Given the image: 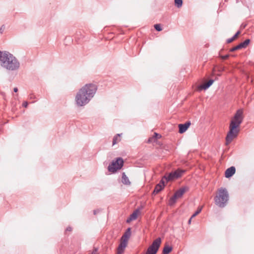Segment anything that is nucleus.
Returning <instances> with one entry per match:
<instances>
[{
    "instance_id": "1",
    "label": "nucleus",
    "mask_w": 254,
    "mask_h": 254,
    "mask_svg": "<svg viewBox=\"0 0 254 254\" xmlns=\"http://www.w3.org/2000/svg\"><path fill=\"white\" fill-rule=\"evenodd\" d=\"M97 89L96 85L92 83L87 84L81 88L75 97L77 105L84 106L94 96Z\"/></svg>"
},
{
    "instance_id": "2",
    "label": "nucleus",
    "mask_w": 254,
    "mask_h": 254,
    "mask_svg": "<svg viewBox=\"0 0 254 254\" xmlns=\"http://www.w3.org/2000/svg\"><path fill=\"white\" fill-rule=\"evenodd\" d=\"M243 111L242 109H239L237 111L234 116L231 120L229 126V131L226 137V144H229L233 139L236 138L240 131L239 127L243 122Z\"/></svg>"
},
{
    "instance_id": "3",
    "label": "nucleus",
    "mask_w": 254,
    "mask_h": 254,
    "mask_svg": "<svg viewBox=\"0 0 254 254\" xmlns=\"http://www.w3.org/2000/svg\"><path fill=\"white\" fill-rule=\"evenodd\" d=\"M0 65L6 70L15 71L19 68L20 63L9 52L0 51Z\"/></svg>"
},
{
    "instance_id": "4",
    "label": "nucleus",
    "mask_w": 254,
    "mask_h": 254,
    "mask_svg": "<svg viewBox=\"0 0 254 254\" xmlns=\"http://www.w3.org/2000/svg\"><path fill=\"white\" fill-rule=\"evenodd\" d=\"M215 204L220 207H224L229 200V193L225 188H221L218 190V194L214 198Z\"/></svg>"
},
{
    "instance_id": "5",
    "label": "nucleus",
    "mask_w": 254,
    "mask_h": 254,
    "mask_svg": "<svg viewBox=\"0 0 254 254\" xmlns=\"http://www.w3.org/2000/svg\"><path fill=\"white\" fill-rule=\"evenodd\" d=\"M124 165V161L122 158H118L115 161H113L108 167V171L112 173L116 172L121 169Z\"/></svg>"
},
{
    "instance_id": "6",
    "label": "nucleus",
    "mask_w": 254,
    "mask_h": 254,
    "mask_svg": "<svg viewBox=\"0 0 254 254\" xmlns=\"http://www.w3.org/2000/svg\"><path fill=\"white\" fill-rule=\"evenodd\" d=\"M185 172L186 171L185 170L178 169L174 172L170 173L167 175H166L164 176L163 178L166 182L172 181L180 178Z\"/></svg>"
},
{
    "instance_id": "7",
    "label": "nucleus",
    "mask_w": 254,
    "mask_h": 254,
    "mask_svg": "<svg viewBox=\"0 0 254 254\" xmlns=\"http://www.w3.org/2000/svg\"><path fill=\"white\" fill-rule=\"evenodd\" d=\"M161 239L158 238L155 239L148 247L145 254H156L160 246Z\"/></svg>"
},
{
    "instance_id": "8",
    "label": "nucleus",
    "mask_w": 254,
    "mask_h": 254,
    "mask_svg": "<svg viewBox=\"0 0 254 254\" xmlns=\"http://www.w3.org/2000/svg\"><path fill=\"white\" fill-rule=\"evenodd\" d=\"M250 40L249 39H246L243 42L241 43L239 45L233 47L232 48L230 49V52H233L235 51L243 49L246 48L247 46L250 44Z\"/></svg>"
},
{
    "instance_id": "9",
    "label": "nucleus",
    "mask_w": 254,
    "mask_h": 254,
    "mask_svg": "<svg viewBox=\"0 0 254 254\" xmlns=\"http://www.w3.org/2000/svg\"><path fill=\"white\" fill-rule=\"evenodd\" d=\"M165 187V180L162 178L159 183L156 185L153 191V194L155 195L160 192Z\"/></svg>"
},
{
    "instance_id": "10",
    "label": "nucleus",
    "mask_w": 254,
    "mask_h": 254,
    "mask_svg": "<svg viewBox=\"0 0 254 254\" xmlns=\"http://www.w3.org/2000/svg\"><path fill=\"white\" fill-rule=\"evenodd\" d=\"M214 80H208L206 83H203L197 87V90L201 91L203 90H206L208 89L214 82Z\"/></svg>"
},
{
    "instance_id": "11",
    "label": "nucleus",
    "mask_w": 254,
    "mask_h": 254,
    "mask_svg": "<svg viewBox=\"0 0 254 254\" xmlns=\"http://www.w3.org/2000/svg\"><path fill=\"white\" fill-rule=\"evenodd\" d=\"M189 190L187 187H184L177 190L174 193V197L177 198H181L184 193Z\"/></svg>"
},
{
    "instance_id": "12",
    "label": "nucleus",
    "mask_w": 254,
    "mask_h": 254,
    "mask_svg": "<svg viewBox=\"0 0 254 254\" xmlns=\"http://www.w3.org/2000/svg\"><path fill=\"white\" fill-rule=\"evenodd\" d=\"M191 123L190 121L187 122L185 124H179V132L180 133H183L185 132L189 127L190 126Z\"/></svg>"
},
{
    "instance_id": "13",
    "label": "nucleus",
    "mask_w": 254,
    "mask_h": 254,
    "mask_svg": "<svg viewBox=\"0 0 254 254\" xmlns=\"http://www.w3.org/2000/svg\"><path fill=\"white\" fill-rule=\"evenodd\" d=\"M127 245V240H124L122 241L118 246L117 254H122L124 253Z\"/></svg>"
},
{
    "instance_id": "14",
    "label": "nucleus",
    "mask_w": 254,
    "mask_h": 254,
    "mask_svg": "<svg viewBox=\"0 0 254 254\" xmlns=\"http://www.w3.org/2000/svg\"><path fill=\"white\" fill-rule=\"evenodd\" d=\"M236 169L234 166H232L229 168H228L225 173V176L227 178H229L232 177L235 173Z\"/></svg>"
},
{
    "instance_id": "15",
    "label": "nucleus",
    "mask_w": 254,
    "mask_h": 254,
    "mask_svg": "<svg viewBox=\"0 0 254 254\" xmlns=\"http://www.w3.org/2000/svg\"><path fill=\"white\" fill-rule=\"evenodd\" d=\"M138 210H136L130 215V217L127 219V222H129L130 221L135 220L137 218Z\"/></svg>"
},
{
    "instance_id": "16",
    "label": "nucleus",
    "mask_w": 254,
    "mask_h": 254,
    "mask_svg": "<svg viewBox=\"0 0 254 254\" xmlns=\"http://www.w3.org/2000/svg\"><path fill=\"white\" fill-rule=\"evenodd\" d=\"M122 183L126 185H129L130 184V182L128 177L124 172L122 174Z\"/></svg>"
},
{
    "instance_id": "17",
    "label": "nucleus",
    "mask_w": 254,
    "mask_h": 254,
    "mask_svg": "<svg viewBox=\"0 0 254 254\" xmlns=\"http://www.w3.org/2000/svg\"><path fill=\"white\" fill-rule=\"evenodd\" d=\"M131 234L130 233V228H128L127 230L125 233L124 234V235L122 237V240L123 241L124 240H127V242L128 239L130 237Z\"/></svg>"
},
{
    "instance_id": "18",
    "label": "nucleus",
    "mask_w": 254,
    "mask_h": 254,
    "mask_svg": "<svg viewBox=\"0 0 254 254\" xmlns=\"http://www.w3.org/2000/svg\"><path fill=\"white\" fill-rule=\"evenodd\" d=\"M122 135V133L121 134H116L113 138V145H114L115 144H117L119 142L121 141V138L120 136Z\"/></svg>"
},
{
    "instance_id": "19",
    "label": "nucleus",
    "mask_w": 254,
    "mask_h": 254,
    "mask_svg": "<svg viewBox=\"0 0 254 254\" xmlns=\"http://www.w3.org/2000/svg\"><path fill=\"white\" fill-rule=\"evenodd\" d=\"M172 250V248L168 245H166L163 250V254H169Z\"/></svg>"
},
{
    "instance_id": "20",
    "label": "nucleus",
    "mask_w": 254,
    "mask_h": 254,
    "mask_svg": "<svg viewBox=\"0 0 254 254\" xmlns=\"http://www.w3.org/2000/svg\"><path fill=\"white\" fill-rule=\"evenodd\" d=\"M175 5L178 7L180 8L182 6L183 0H175Z\"/></svg>"
},
{
    "instance_id": "21",
    "label": "nucleus",
    "mask_w": 254,
    "mask_h": 254,
    "mask_svg": "<svg viewBox=\"0 0 254 254\" xmlns=\"http://www.w3.org/2000/svg\"><path fill=\"white\" fill-rule=\"evenodd\" d=\"M177 198L176 197H174V195H173V196H172L169 200V205H173L175 202Z\"/></svg>"
},
{
    "instance_id": "22",
    "label": "nucleus",
    "mask_w": 254,
    "mask_h": 254,
    "mask_svg": "<svg viewBox=\"0 0 254 254\" xmlns=\"http://www.w3.org/2000/svg\"><path fill=\"white\" fill-rule=\"evenodd\" d=\"M154 26L155 30L157 31H161L162 30L161 26L159 24H155Z\"/></svg>"
},
{
    "instance_id": "23",
    "label": "nucleus",
    "mask_w": 254,
    "mask_h": 254,
    "mask_svg": "<svg viewBox=\"0 0 254 254\" xmlns=\"http://www.w3.org/2000/svg\"><path fill=\"white\" fill-rule=\"evenodd\" d=\"M201 210H202V207L198 208L197 209V210H196V211L193 214H192V215L191 216V218L195 217L197 214H198L201 211Z\"/></svg>"
},
{
    "instance_id": "24",
    "label": "nucleus",
    "mask_w": 254,
    "mask_h": 254,
    "mask_svg": "<svg viewBox=\"0 0 254 254\" xmlns=\"http://www.w3.org/2000/svg\"><path fill=\"white\" fill-rule=\"evenodd\" d=\"M89 254H98V249L94 248L93 252Z\"/></svg>"
},
{
    "instance_id": "25",
    "label": "nucleus",
    "mask_w": 254,
    "mask_h": 254,
    "mask_svg": "<svg viewBox=\"0 0 254 254\" xmlns=\"http://www.w3.org/2000/svg\"><path fill=\"white\" fill-rule=\"evenodd\" d=\"M160 137H161V135L155 132L154 135L152 138H159Z\"/></svg>"
},
{
    "instance_id": "26",
    "label": "nucleus",
    "mask_w": 254,
    "mask_h": 254,
    "mask_svg": "<svg viewBox=\"0 0 254 254\" xmlns=\"http://www.w3.org/2000/svg\"><path fill=\"white\" fill-rule=\"evenodd\" d=\"M5 28V26L4 25H2L0 28V33H2L3 32V30Z\"/></svg>"
},
{
    "instance_id": "27",
    "label": "nucleus",
    "mask_w": 254,
    "mask_h": 254,
    "mask_svg": "<svg viewBox=\"0 0 254 254\" xmlns=\"http://www.w3.org/2000/svg\"><path fill=\"white\" fill-rule=\"evenodd\" d=\"M229 56V55H226L222 56L221 58L223 60H226L228 58Z\"/></svg>"
},
{
    "instance_id": "28",
    "label": "nucleus",
    "mask_w": 254,
    "mask_h": 254,
    "mask_svg": "<svg viewBox=\"0 0 254 254\" xmlns=\"http://www.w3.org/2000/svg\"><path fill=\"white\" fill-rule=\"evenodd\" d=\"M28 102L27 101H25L23 103V106L25 108H26L28 106Z\"/></svg>"
},
{
    "instance_id": "29",
    "label": "nucleus",
    "mask_w": 254,
    "mask_h": 254,
    "mask_svg": "<svg viewBox=\"0 0 254 254\" xmlns=\"http://www.w3.org/2000/svg\"><path fill=\"white\" fill-rule=\"evenodd\" d=\"M233 41V39H232V38H229V39H228L227 40V43H230L231 42H232Z\"/></svg>"
},
{
    "instance_id": "30",
    "label": "nucleus",
    "mask_w": 254,
    "mask_h": 254,
    "mask_svg": "<svg viewBox=\"0 0 254 254\" xmlns=\"http://www.w3.org/2000/svg\"><path fill=\"white\" fill-rule=\"evenodd\" d=\"M72 228L70 226H68L66 229V231H71Z\"/></svg>"
},
{
    "instance_id": "31",
    "label": "nucleus",
    "mask_w": 254,
    "mask_h": 254,
    "mask_svg": "<svg viewBox=\"0 0 254 254\" xmlns=\"http://www.w3.org/2000/svg\"><path fill=\"white\" fill-rule=\"evenodd\" d=\"M240 34V31H238L234 35V36H235V37H236V38L238 36V35Z\"/></svg>"
},
{
    "instance_id": "32",
    "label": "nucleus",
    "mask_w": 254,
    "mask_h": 254,
    "mask_svg": "<svg viewBox=\"0 0 254 254\" xmlns=\"http://www.w3.org/2000/svg\"><path fill=\"white\" fill-rule=\"evenodd\" d=\"M99 212L98 210H94L93 213L94 215H96Z\"/></svg>"
},
{
    "instance_id": "33",
    "label": "nucleus",
    "mask_w": 254,
    "mask_h": 254,
    "mask_svg": "<svg viewBox=\"0 0 254 254\" xmlns=\"http://www.w3.org/2000/svg\"><path fill=\"white\" fill-rule=\"evenodd\" d=\"M13 91L14 92H17L18 91V88L17 87L14 88Z\"/></svg>"
},
{
    "instance_id": "34",
    "label": "nucleus",
    "mask_w": 254,
    "mask_h": 254,
    "mask_svg": "<svg viewBox=\"0 0 254 254\" xmlns=\"http://www.w3.org/2000/svg\"><path fill=\"white\" fill-rule=\"evenodd\" d=\"M192 218H191V217H190V218L189 219V223H190V222H191V220Z\"/></svg>"
},
{
    "instance_id": "35",
    "label": "nucleus",
    "mask_w": 254,
    "mask_h": 254,
    "mask_svg": "<svg viewBox=\"0 0 254 254\" xmlns=\"http://www.w3.org/2000/svg\"><path fill=\"white\" fill-rule=\"evenodd\" d=\"M232 39H233V40L234 41V40H235V39H236V37H235V36H233L232 37Z\"/></svg>"
},
{
    "instance_id": "36",
    "label": "nucleus",
    "mask_w": 254,
    "mask_h": 254,
    "mask_svg": "<svg viewBox=\"0 0 254 254\" xmlns=\"http://www.w3.org/2000/svg\"><path fill=\"white\" fill-rule=\"evenodd\" d=\"M151 140V138H149V139H148V142H150V141H151V140Z\"/></svg>"
},
{
    "instance_id": "37",
    "label": "nucleus",
    "mask_w": 254,
    "mask_h": 254,
    "mask_svg": "<svg viewBox=\"0 0 254 254\" xmlns=\"http://www.w3.org/2000/svg\"><path fill=\"white\" fill-rule=\"evenodd\" d=\"M33 98V96H31L30 98H31V99H32V98Z\"/></svg>"
},
{
    "instance_id": "38",
    "label": "nucleus",
    "mask_w": 254,
    "mask_h": 254,
    "mask_svg": "<svg viewBox=\"0 0 254 254\" xmlns=\"http://www.w3.org/2000/svg\"><path fill=\"white\" fill-rule=\"evenodd\" d=\"M202 79H203V80H204L205 79H204V78H203Z\"/></svg>"
}]
</instances>
